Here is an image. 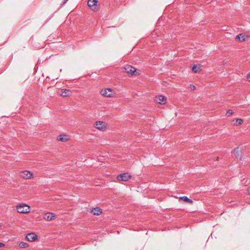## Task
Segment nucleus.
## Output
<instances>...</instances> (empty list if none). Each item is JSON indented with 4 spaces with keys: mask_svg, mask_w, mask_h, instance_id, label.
Wrapping results in <instances>:
<instances>
[{
    "mask_svg": "<svg viewBox=\"0 0 250 250\" xmlns=\"http://www.w3.org/2000/svg\"><path fill=\"white\" fill-rule=\"evenodd\" d=\"M17 210L21 213H27L30 212V207L25 204H21L17 206Z\"/></svg>",
    "mask_w": 250,
    "mask_h": 250,
    "instance_id": "f257e3e1",
    "label": "nucleus"
},
{
    "mask_svg": "<svg viewBox=\"0 0 250 250\" xmlns=\"http://www.w3.org/2000/svg\"><path fill=\"white\" fill-rule=\"evenodd\" d=\"M123 71L127 73L130 74L131 75H136V69L131 65H126L123 68Z\"/></svg>",
    "mask_w": 250,
    "mask_h": 250,
    "instance_id": "f03ea898",
    "label": "nucleus"
},
{
    "mask_svg": "<svg viewBox=\"0 0 250 250\" xmlns=\"http://www.w3.org/2000/svg\"><path fill=\"white\" fill-rule=\"evenodd\" d=\"M131 177V176L128 173H124L117 176V179L118 181H127Z\"/></svg>",
    "mask_w": 250,
    "mask_h": 250,
    "instance_id": "7ed1b4c3",
    "label": "nucleus"
},
{
    "mask_svg": "<svg viewBox=\"0 0 250 250\" xmlns=\"http://www.w3.org/2000/svg\"><path fill=\"white\" fill-rule=\"evenodd\" d=\"M97 0H88L87 5L91 10L94 11H97L98 9V8L97 7Z\"/></svg>",
    "mask_w": 250,
    "mask_h": 250,
    "instance_id": "20e7f679",
    "label": "nucleus"
},
{
    "mask_svg": "<svg viewBox=\"0 0 250 250\" xmlns=\"http://www.w3.org/2000/svg\"><path fill=\"white\" fill-rule=\"evenodd\" d=\"M20 176L25 179H30L33 176L31 172L28 170H24L21 172Z\"/></svg>",
    "mask_w": 250,
    "mask_h": 250,
    "instance_id": "39448f33",
    "label": "nucleus"
},
{
    "mask_svg": "<svg viewBox=\"0 0 250 250\" xmlns=\"http://www.w3.org/2000/svg\"><path fill=\"white\" fill-rule=\"evenodd\" d=\"M26 238L28 241L33 242L38 239V236L35 233H29L27 234Z\"/></svg>",
    "mask_w": 250,
    "mask_h": 250,
    "instance_id": "423d86ee",
    "label": "nucleus"
},
{
    "mask_svg": "<svg viewBox=\"0 0 250 250\" xmlns=\"http://www.w3.org/2000/svg\"><path fill=\"white\" fill-rule=\"evenodd\" d=\"M95 127L99 130H102L106 127L105 123L101 121L97 122L95 123Z\"/></svg>",
    "mask_w": 250,
    "mask_h": 250,
    "instance_id": "0eeeda50",
    "label": "nucleus"
},
{
    "mask_svg": "<svg viewBox=\"0 0 250 250\" xmlns=\"http://www.w3.org/2000/svg\"><path fill=\"white\" fill-rule=\"evenodd\" d=\"M56 215L52 213L47 212L45 214L43 218L45 220L47 221H51L56 218Z\"/></svg>",
    "mask_w": 250,
    "mask_h": 250,
    "instance_id": "6e6552de",
    "label": "nucleus"
},
{
    "mask_svg": "<svg viewBox=\"0 0 250 250\" xmlns=\"http://www.w3.org/2000/svg\"><path fill=\"white\" fill-rule=\"evenodd\" d=\"M101 94L102 95L110 97L112 96V89L110 88H107L105 89L102 90L101 91Z\"/></svg>",
    "mask_w": 250,
    "mask_h": 250,
    "instance_id": "1a4fd4ad",
    "label": "nucleus"
},
{
    "mask_svg": "<svg viewBox=\"0 0 250 250\" xmlns=\"http://www.w3.org/2000/svg\"><path fill=\"white\" fill-rule=\"evenodd\" d=\"M166 100L167 98L163 95H160L158 97H156L155 99V101L160 104H164L166 102Z\"/></svg>",
    "mask_w": 250,
    "mask_h": 250,
    "instance_id": "9d476101",
    "label": "nucleus"
},
{
    "mask_svg": "<svg viewBox=\"0 0 250 250\" xmlns=\"http://www.w3.org/2000/svg\"><path fill=\"white\" fill-rule=\"evenodd\" d=\"M72 93V91L69 89H62L61 95L62 97H68L71 95Z\"/></svg>",
    "mask_w": 250,
    "mask_h": 250,
    "instance_id": "9b49d317",
    "label": "nucleus"
},
{
    "mask_svg": "<svg viewBox=\"0 0 250 250\" xmlns=\"http://www.w3.org/2000/svg\"><path fill=\"white\" fill-rule=\"evenodd\" d=\"M91 212L93 215H99L102 213V209L99 207H96L92 209Z\"/></svg>",
    "mask_w": 250,
    "mask_h": 250,
    "instance_id": "f8f14e48",
    "label": "nucleus"
},
{
    "mask_svg": "<svg viewBox=\"0 0 250 250\" xmlns=\"http://www.w3.org/2000/svg\"><path fill=\"white\" fill-rule=\"evenodd\" d=\"M68 136L67 135H60L57 138V140L62 142H64L68 140Z\"/></svg>",
    "mask_w": 250,
    "mask_h": 250,
    "instance_id": "ddd939ff",
    "label": "nucleus"
},
{
    "mask_svg": "<svg viewBox=\"0 0 250 250\" xmlns=\"http://www.w3.org/2000/svg\"><path fill=\"white\" fill-rule=\"evenodd\" d=\"M180 199L181 200L184 201V202H186L190 204H192L193 202L191 199L188 198V197H187L186 196L180 197Z\"/></svg>",
    "mask_w": 250,
    "mask_h": 250,
    "instance_id": "4468645a",
    "label": "nucleus"
},
{
    "mask_svg": "<svg viewBox=\"0 0 250 250\" xmlns=\"http://www.w3.org/2000/svg\"><path fill=\"white\" fill-rule=\"evenodd\" d=\"M236 40L240 42H243L245 41V35L243 34H239L236 37Z\"/></svg>",
    "mask_w": 250,
    "mask_h": 250,
    "instance_id": "2eb2a0df",
    "label": "nucleus"
},
{
    "mask_svg": "<svg viewBox=\"0 0 250 250\" xmlns=\"http://www.w3.org/2000/svg\"><path fill=\"white\" fill-rule=\"evenodd\" d=\"M233 153H234V154L236 158H237L239 157H240V152H239V148L238 147L235 148L234 149Z\"/></svg>",
    "mask_w": 250,
    "mask_h": 250,
    "instance_id": "dca6fc26",
    "label": "nucleus"
},
{
    "mask_svg": "<svg viewBox=\"0 0 250 250\" xmlns=\"http://www.w3.org/2000/svg\"><path fill=\"white\" fill-rule=\"evenodd\" d=\"M19 247L21 248H25L28 247V244L24 242H21L19 244Z\"/></svg>",
    "mask_w": 250,
    "mask_h": 250,
    "instance_id": "f3484780",
    "label": "nucleus"
},
{
    "mask_svg": "<svg viewBox=\"0 0 250 250\" xmlns=\"http://www.w3.org/2000/svg\"><path fill=\"white\" fill-rule=\"evenodd\" d=\"M243 123V120L242 119H237L236 121V122L234 124V125H241Z\"/></svg>",
    "mask_w": 250,
    "mask_h": 250,
    "instance_id": "a211bd4d",
    "label": "nucleus"
},
{
    "mask_svg": "<svg viewBox=\"0 0 250 250\" xmlns=\"http://www.w3.org/2000/svg\"><path fill=\"white\" fill-rule=\"evenodd\" d=\"M199 69H200V67H198L196 65H194L192 69V71L195 73H197Z\"/></svg>",
    "mask_w": 250,
    "mask_h": 250,
    "instance_id": "6ab92c4d",
    "label": "nucleus"
},
{
    "mask_svg": "<svg viewBox=\"0 0 250 250\" xmlns=\"http://www.w3.org/2000/svg\"><path fill=\"white\" fill-rule=\"evenodd\" d=\"M233 113V111L232 110L229 109L228 110L226 115L227 116H230L231 115H232Z\"/></svg>",
    "mask_w": 250,
    "mask_h": 250,
    "instance_id": "aec40b11",
    "label": "nucleus"
},
{
    "mask_svg": "<svg viewBox=\"0 0 250 250\" xmlns=\"http://www.w3.org/2000/svg\"><path fill=\"white\" fill-rule=\"evenodd\" d=\"M190 86H191V88L192 89V90H194L196 88V86L195 85H190Z\"/></svg>",
    "mask_w": 250,
    "mask_h": 250,
    "instance_id": "412c9836",
    "label": "nucleus"
},
{
    "mask_svg": "<svg viewBox=\"0 0 250 250\" xmlns=\"http://www.w3.org/2000/svg\"><path fill=\"white\" fill-rule=\"evenodd\" d=\"M68 0H63L62 3V5H63L65 3H66Z\"/></svg>",
    "mask_w": 250,
    "mask_h": 250,
    "instance_id": "4be33fe9",
    "label": "nucleus"
},
{
    "mask_svg": "<svg viewBox=\"0 0 250 250\" xmlns=\"http://www.w3.org/2000/svg\"><path fill=\"white\" fill-rule=\"evenodd\" d=\"M247 78L248 80L250 82V73L248 75Z\"/></svg>",
    "mask_w": 250,
    "mask_h": 250,
    "instance_id": "5701e85b",
    "label": "nucleus"
},
{
    "mask_svg": "<svg viewBox=\"0 0 250 250\" xmlns=\"http://www.w3.org/2000/svg\"><path fill=\"white\" fill-rule=\"evenodd\" d=\"M4 246V244L0 242V248Z\"/></svg>",
    "mask_w": 250,
    "mask_h": 250,
    "instance_id": "b1692460",
    "label": "nucleus"
}]
</instances>
